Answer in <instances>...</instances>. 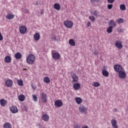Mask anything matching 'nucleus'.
<instances>
[{"instance_id": "obj_1", "label": "nucleus", "mask_w": 128, "mask_h": 128, "mask_svg": "<svg viewBox=\"0 0 128 128\" xmlns=\"http://www.w3.org/2000/svg\"><path fill=\"white\" fill-rule=\"evenodd\" d=\"M26 61L28 64H34L36 62V56L34 55L30 54L27 56Z\"/></svg>"}, {"instance_id": "obj_2", "label": "nucleus", "mask_w": 128, "mask_h": 128, "mask_svg": "<svg viewBox=\"0 0 128 128\" xmlns=\"http://www.w3.org/2000/svg\"><path fill=\"white\" fill-rule=\"evenodd\" d=\"M79 112L82 114H88V108L83 105H80L79 106Z\"/></svg>"}, {"instance_id": "obj_3", "label": "nucleus", "mask_w": 128, "mask_h": 128, "mask_svg": "<svg viewBox=\"0 0 128 128\" xmlns=\"http://www.w3.org/2000/svg\"><path fill=\"white\" fill-rule=\"evenodd\" d=\"M64 26L66 28H72V26H74V23H72V22L70 20H66L64 22Z\"/></svg>"}, {"instance_id": "obj_4", "label": "nucleus", "mask_w": 128, "mask_h": 128, "mask_svg": "<svg viewBox=\"0 0 128 128\" xmlns=\"http://www.w3.org/2000/svg\"><path fill=\"white\" fill-rule=\"evenodd\" d=\"M71 76L72 78V82H78V76L74 73L71 74Z\"/></svg>"}, {"instance_id": "obj_5", "label": "nucleus", "mask_w": 128, "mask_h": 128, "mask_svg": "<svg viewBox=\"0 0 128 128\" xmlns=\"http://www.w3.org/2000/svg\"><path fill=\"white\" fill-rule=\"evenodd\" d=\"M41 98L42 100V102L46 103L48 102V96L44 92H42L40 94Z\"/></svg>"}, {"instance_id": "obj_6", "label": "nucleus", "mask_w": 128, "mask_h": 128, "mask_svg": "<svg viewBox=\"0 0 128 128\" xmlns=\"http://www.w3.org/2000/svg\"><path fill=\"white\" fill-rule=\"evenodd\" d=\"M19 30L20 34H24L26 32V30H28V29L26 28V27L24 26H22L19 28Z\"/></svg>"}, {"instance_id": "obj_7", "label": "nucleus", "mask_w": 128, "mask_h": 128, "mask_svg": "<svg viewBox=\"0 0 128 128\" xmlns=\"http://www.w3.org/2000/svg\"><path fill=\"white\" fill-rule=\"evenodd\" d=\"M114 70L117 72H120L122 70H124V69L122 68V66H120V65L116 64L114 66Z\"/></svg>"}, {"instance_id": "obj_8", "label": "nucleus", "mask_w": 128, "mask_h": 128, "mask_svg": "<svg viewBox=\"0 0 128 128\" xmlns=\"http://www.w3.org/2000/svg\"><path fill=\"white\" fill-rule=\"evenodd\" d=\"M118 76L120 78H126V74L124 69L122 71H120V72H118Z\"/></svg>"}, {"instance_id": "obj_9", "label": "nucleus", "mask_w": 128, "mask_h": 128, "mask_svg": "<svg viewBox=\"0 0 128 128\" xmlns=\"http://www.w3.org/2000/svg\"><path fill=\"white\" fill-rule=\"evenodd\" d=\"M115 46L118 48V50H120L122 48V41L120 40H116L115 42Z\"/></svg>"}, {"instance_id": "obj_10", "label": "nucleus", "mask_w": 128, "mask_h": 128, "mask_svg": "<svg viewBox=\"0 0 128 128\" xmlns=\"http://www.w3.org/2000/svg\"><path fill=\"white\" fill-rule=\"evenodd\" d=\"M63 104L64 103H62V100H56L54 102L55 106H58V108H60L62 106Z\"/></svg>"}, {"instance_id": "obj_11", "label": "nucleus", "mask_w": 128, "mask_h": 128, "mask_svg": "<svg viewBox=\"0 0 128 128\" xmlns=\"http://www.w3.org/2000/svg\"><path fill=\"white\" fill-rule=\"evenodd\" d=\"M10 110L12 114H16V112H18V108L16 106H12L10 108Z\"/></svg>"}, {"instance_id": "obj_12", "label": "nucleus", "mask_w": 128, "mask_h": 128, "mask_svg": "<svg viewBox=\"0 0 128 128\" xmlns=\"http://www.w3.org/2000/svg\"><path fill=\"white\" fill-rule=\"evenodd\" d=\"M52 57L54 60H58L60 58V54L58 52H54L52 54Z\"/></svg>"}, {"instance_id": "obj_13", "label": "nucleus", "mask_w": 128, "mask_h": 128, "mask_svg": "<svg viewBox=\"0 0 128 128\" xmlns=\"http://www.w3.org/2000/svg\"><path fill=\"white\" fill-rule=\"evenodd\" d=\"M108 26H112V28H116V24L112 20H110L108 22Z\"/></svg>"}, {"instance_id": "obj_14", "label": "nucleus", "mask_w": 128, "mask_h": 128, "mask_svg": "<svg viewBox=\"0 0 128 128\" xmlns=\"http://www.w3.org/2000/svg\"><path fill=\"white\" fill-rule=\"evenodd\" d=\"M12 80H6L5 82V84L8 88H10L12 86Z\"/></svg>"}, {"instance_id": "obj_15", "label": "nucleus", "mask_w": 128, "mask_h": 128, "mask_svg": "<svg viewBox=\"0 0 128 128\" xmlns=\"http://www.w3.org/2000/svg\"><path fill=\"white\" fill-rule=\"evenodd\" d=\"M111 124H112V126L114 128H118V124H116V120L114 119H112L111 120Z\"/></svg>"}, {"instance_id": "obj_16", "label": "nucleus", "mask_w": 128, "mask_h": 128, "mask_svg": "<svg viewBox=\"0 0 128 128\" xmlns=\"http://www.w3.org/2000/svg\"><path fill=\"white\" fill-rule=\"evenodd\" d=\"M73 88L75 90H80V83L76 82L74 84Z\"/></svg>"}, {"instance_id": "obj_17", "label": "nucleus", "mask_w": 128, "mask_h": 128, "mask_svg": "<svg viewBox=\"0 0 128 128\" xmlns=\"http://www.w3.org/2000/svg\"><path fill=\"white\" fill-rule=\"evenodd\" d=\"M42 120L44 122H48L50 120V116L48 114H44L42 116Z\"/></svg>"}, {"instance_id": "obj_18", "label": "nucleus", "mask_w": 128, "mask_h": 128, "mask_svg": "<svg viewBox=\"0 0 128 128\" xmlns=\"http://www.w3.org/2000/svg\"><path fill=\"white\" fill-rule=\"evenodd\" d=\"M75 100L76 104H80L82 102V99L80 97H76L75 98Z\"/></svg>"}, {"instance_id": "obj_19", "label": "nucleus", "mask_w": 128, "mask_h": 128, "mask_svg": "<svg viewBox=\"0 0 128 128\" xmlns=\"http://www.w3.org/2000/svg\"><path fill=\"white\" fill-rule=\"evenodd\" d=\"M6 100L2 98L0 100V104L2 106H6Z\"/></svg>"}, {"instance_id": "obj_20", "label": "nucleus", "mask_w": 128, "mask_h": 128, "mask_svg": "<svg viewBox=\"0 0 128 128\" xmlns=\"http://www.w3.org/2000/svg\"><path fill=\"white\" fill-rule=\"evenodd\" d=\"M6 18H7V20H12L13 18H14V14H8L6 16Z\"/></svg>"}, {"instance_id": "obj_21", "label": "nucleus", "mask_w": 128, "mask_h": 128, "mask_svg": "<svg viewBox=\"0 0 128 128\" xmlns=\"http://www.w3.org/2000/svg\"><path fill=\"white\" fill-rule=\"evenodd\" d=\"M22 55L20 52H18L14 55V57L16 60H20V58H22Z\"/></svg>"}, {"instance_id": "obj_22", "label": "nucleus", "mask_w": 128, "mask_h": 128, "mask_svg": "<svg viewBox=\"0 0 128 128\" xmlns=\"http://www.w3.org/2000/svg\"><path fill=\"white\" fill-rule=\"evenodd\" d=\"M102 76H104L108 77V76L110 74L108 73V72L105 69H104L102 70Z\"/></svg>"}, {"instance_id": "obj_23", "label": "nucleus", "mask_w": 128, "mask_h": 128, "mask_svg": "<svg viewBox=\"0 0 128 128\" xmlns=\"http://www.w3.org/2000/svg\"><path fill=\"white\" fill-rule=\"evenodd\" d=\"M40 34L38 33H36L34 34V40H40Z\"/></svg>"}, {"instance_id": "obj_24", "label": "nucleus", "mask_w": 128, "mask_h": 128, "mask_svg": "<svg viewBox=\"0 0 128 128\" xmlns=\"http://www.w3.org/2000/svg\"><path fill=\"white\" fill-rule=\"evenodd\" d=\"M5 62L9 63L12 62V58L9 56H7L4 58Z\"/></svg>"}, {"instance_id": "obj_25", "label": "nucleus", "mask_w": 128, "mask_h": 128, "mask_svg": "<svg viewBox=\"0 0 128 128\" xmlns=\"http://www.w3.org/2000/svg\"><path fill=\"white\" fill-rule=\"evenodd\" d=\"M54 8L56 10H60V5L58 3H56L54 4Z\"/></svg>"}, {"instance_id": "obj_26", "label": "nucleus", "mask_w": 128, "mask_h": 128, "mask_svg": "<svg viewBox=\"0 0 128 128\" xmlns=\"http://www.w3.org/2000/svg\"><path fill=\"white\" fill-rule=\"evenodd\" d=\"M114 30V27L112 26H110L107 29L106 32L108 34H112V30Z\"/></svg>"}, {"instance_id": "obj_27", "label": "nucleus", "mask_w": 128, "mask_h": 128, "mask_svg": "<svg viewBox=\"0 0 128 128\" xmlns=\"http://www.w3.org/2000/svg\"><path fill=\"white\" fill-rule=\"evenodd\" d=\"M72 46H76V42L74 39H70L68 42Z\"/></svg>"}, {"instance_id": "obj_28", "label": "nucleus", "mask_w": 128, "mask_h": 128, "mask_svg": "<svg viewBox=\"0 0 128 128\" xmlns=\"http://www.w3.org/2000/svg\"><path fill=\"white\" fill-rule=\"evenodd\" d=\"M44 82H46V84H49V82H50V78L46 76L44 78Z\"/></svg>"}, {"instance_id": "obj_29", "label": "nucleus", "mask_w": 128, "mask_h": 128, "mask_svg": "<svg viewBox=\"0 0 128 128\" xmlns=\"http://www.w3.org/2000/svg\"><path fill=\"white\" fill-rule=\"evenodd\" d=\"M24 98H26V97L24 94L20 95L18 96V100L20 102H24Z\"/></svg>"}, {"instance_id": "obj_30", "label": "nucleus", "mask_w": 128, "mask_h": 128, "mask_svg": "<svg viewBox=\"0 0 128 128\" xmlns=\"http://www.w3.org/2000/svg\"><path fill=\"white\" fill-rule=\"evenodd\" d=\"M4 128H12V124L8 122L5 123L4 125Z\"/></svg>"}, {"instance_id": "obj_31", "label": "nucleus", "mask_w": 128, "mask_h": 128, "mask_svg": "<svg viewBox=\"0 0 128 128\" xmlns=\"http://www.w3.org/2000/svg\"><path fill=\"white\" fill-rule=\"evenodd\" d=\"M120 10H126V5L124 4H120Z\"/></svg>"}, {"instance_id": "obj_32", "label": "nucleus", "mask_w": 128, "mask_h": 128, "mask_svg": "<svg viewBox=\"0 0 128 128\" xmlns=\"http://www.w3.org/2000/svg\"><path fill=\"white\" fill-rule=\"evenodd\" d=\"M18 84V86H24V82H22V80H19L17 81Z\"/></svg>"}, {"instance_id": "obj_33", "label": "nucleus", "mask_w": 128, "mask_h": 128, "mask_svg": "<svg viewBox=\"0 0 128 128\" xmlns=\"http://www.w3.org/2000/svg\"><path fill=\"white\" fill-rule=\"evenodd\" d=\"M92 86L95 88H98L100 86V84L98 83V82H93Z\"/></svg>"}, {"instance_id": "obj_34", "label": "nucleus", "mask_w": 128, "mask_h": 128, "mask_svg": "<svg viewBox=\"0 0 128 128\" xmlns=\"http://www.w3.org/2000/svg\"><path fill=\"white\" fill-rule=\"evenodd\" d=\"M89 20H91L92 22H94L96 20V18H94V16H89Z\"/></svg>"}, {"instance_id": "obj_35", "label": "nucleus", "mask_w": 128, "mask_h": 128, "mask_svg": "<svg viewBox=\"0 0 128 128\" xmlns=\"http://www.w3.org/2000/svg\"><path fill=\"white\" fill-rule=\"evenodd\" d=\"M118 24H120L124 22V19L122 18H120L117 20Z\"/></svg>"}, {"instance_id": "obj_36", "label": "nucleus", "mask_w": 128, "mask_h": 128, "mask_svg": "<svg viewBox=\"0 0 128 128\" xmlns=\"http://www.w3.org/2000/svg\"><path fill=\"white\" fill-rule=\"evenodd\" d=\"M32 98L34 102H36L38 100V96H36V95H32Z\"/></svg>"}, {"instance_id": "obj_37", "label": "nucleus", "mask_w": 128, "mask_h": 128, "mask_svg": "<svg viewBox=\"0 0 128 128\" xmlns=\"http://www.w3.org/2000/svg\"><path fill=\"white\" fill-rule=\"evenodd\" d=\"M112 6H114V5H112V4H108V10H112Z\"/></svg>"}, {"instance_id": "obj_38", "label": "nucleus", "mask_w": 128, "mask_h": 128, "mask_svg": "<svg viewBox=\"0 0 128 128\" xmlns=\"http://www.w3.org/2000/svg\"><path fill=\"white\" fill-rule=\"evenodd\" d=\"M98 12L95 10L94 12L92 13V14H93V16H98Z\"/></svg>"}, {"instance_id": "obj_39", "label": "nucleus", "mask_w": 128, "mask_h": 128, "mask_svg": "<svg viewBox=\"0 0 128 128\" xmlns=\"http://www.w3.org/2000/svg\"><path fill=\"white\" fill-rule=\"evenodd\" d=\"M52 40H54V42H56V36H52V37L51 38Z\"/></svg>"}, {"instance_id": "obj_40", "label": "nucleus", "mask_w": 128, "mask_h": 128, "mask_svg": "<svg viewBox=\"0 0 128 128\" xmlns=\"http://www.w3.org/2000/svg\"><path fill=\"white\" fill-rule=\"evenodd\" d=\"M74 128H80V126L78 124H74Z\"/></svg>"}, {"instance_id": "obj_41", "label": "nucleus", "mask_w": 128, "mask_h": 128, "mask_svg": "<svg viewBox=\"0 0 128 128\" xmlns=\"http://www.w3.org/2000/svg\"><path fill=\"white\" fill-rule=\"evenodd\" d=\"M4 40V37L2 36V33L0 32V41H2Z\"/></svg>"}, {"instance_id": "obj_42", "label": "nucleus", "mask_w": 128, "mask_h": 128, "mask_svg": "<svg viewBox=\"0 0 128 128\" xmlns=\"http://www.w3.org/2000/svg\"><path fill=\"white\" fill-rule=\"evenodd\" d=\"M114 2V0H108V4H112Z\"/></svg>"}, {"instance_id": "obj_43", "label": "nucleus", "mask_w": 128, "mask_h": 128, "mask_svg": "<svg viewBox=\"0 0 128 128\" xmlns=\"http://www.w3.org/2000/svg\"><path fill=\"white\" fill-rule=\"evenodd\" d=\"M118 32H124V30H122V29L119 28L118 29Z\"/></svg>"}, {"instance_id": "obj_44", "label": "nucleus", "mask_w": 128, "mask_h": 128, "mask_svg": "<svg viewBox=\"0 0 128 128\" xmlns=\"http://www.w3.org/2000/svg\"><path fill=\"white\" fill-rule=\"evenodd\" d=\"M114 112H118V108H115L114 109Z\"/></svg>"}, {"instance_id": "obj_45", "label": "nucleus", "mask_w": 128, "mask_h": 128, "mask_svg": "<svg viewBox=\"0 0 128 128\" xmlns=\"http://www.w3.org/2000/svg\"><path fill=\"white\" fill-rule=\"evenodd\" d=\"M90 24H91L90 22H88V24H87L88 28V26H90Z\"/></svg>"}, {"instance_id": "obj_46", "label": "nucleus", "mask_w": 128, "mask_h": 128, "mask_svg": "<svg viewBox=\"0 0 128 128\" xmlns=\"http://www.w3.org/2000/svg\"><path fill=\"white\" fill-rule=\"evenodd\" d=\"M91 2H98V0H90Z\"/></svg>"}, {"instance_id": "obj_47", "label": "nucleus", "mask_w": 128, "mask_h": 128, "mask_svg": "<svg viewBox=\"0 0 128 128\" xmlns=\"http://www.w3.org/2000/svg\"><path fill=\"white\" fill-rule=\"evenodd\" d=\"M94 54H96V56H98V52L95 51Z\"/></svg>"}, {"instance_id": "obj_48", "label": "nucleus", "mask_w": 128, "mask_h": 128, "mask_svg": "<svg viewBox=\"0 0 128 128\" xmlns=\"http://www.w3.org/2000/svg\"><path fill=\"white\" fill-rule=\"evenodd\" d=\"M24 110H26V112H28V108H26V106H24Z\"/></svg>"}, {"instance_id": "obj_49", "label": "nucleus", "mask_w": 128, "mask_h": 128, "mask_svg": "<svg viewBox=\"0 0 128 128\" xmlns=\"http://www.w3.org/2000/svg\"><path fill=\"white\" fill-rule=\"evenodd\" d=\"M44 14V10H42V11H41L40 12V14Z\"/></svg>"}, {"instance_id": "obj_50", "label": "nucleus", "mask_w": 128, "mask_h": 128, "mask_svg": "<svg viewBox=\"0 0 128 128\" xmlns=\"http://www.w3.org/2000/svg\"><path fill=\"white\" fill-rule=\"evenodd\" d=\"M24 12H25V14H26L27 12H28V10L26 9V10H24Z\"/></svg>"}, {"instance_id": "obj_51", "label": "nucleus", "mask_w": 128, "mask_h": 128, "mask_svg": "<svg viewBox=\"0 0 128 128\" xmlns=\"http://www.w3.org/2000/svg\"><path fill=\"white\" fill-rule=\"evenodd\" d=\"M82 128H88V126H85L83 127Z\"/></svg>"}, {"instance_id": "obj_52", "label": "nucleus", "mask_w": 128, "mask_h": 128, "mask_svg": "<svg viewBox=\"0 0 128 128\" xmlns=\"http://www.w3.org/2000/svg\"><path fill=\"white\" fill-rule=\"evenodd\" d=\"M127 58H128V55L127 56Z\"/></svg>"}, {"instance_id": "obj_53", "label": "nucleus", "mask_w": 128, "mask_h": 128, "mask_svg": "<svg viewBox=\"0 0 128 128\" xmlns=\"http://www.w3.org/2000/svg\"><path fill=\"white\" fill-rule=\"evenodd\" d=\"M24 70H26V69L24 68Z\"/></svg>"}]
</instances>
